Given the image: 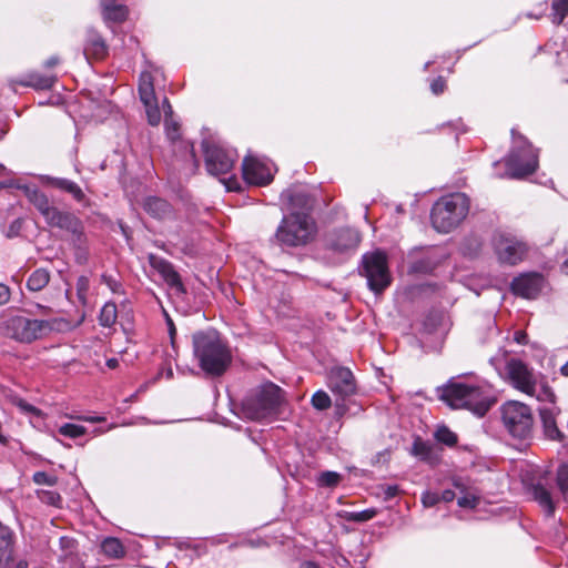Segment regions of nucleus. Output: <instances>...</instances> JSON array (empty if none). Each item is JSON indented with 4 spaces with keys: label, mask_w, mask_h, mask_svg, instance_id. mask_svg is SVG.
<instances>
[{
    "label": "nucleus",
    "mask_w": 568,
    "mask_h": 568,
    "mask_svg": "<svg viewBox=\"0 0 568 568\" xmlns=\"http://www.w3.org/2000/svg\"><path fill=\"white\" fill-rule=\"evenodd\" d=\"M57 82L55 74H41L37 71L29 72L24 78L12 80L11 85L19 84L22 87L33 88L36 90H50Z\"/></svg>",
    "instance_id": "nucleus-19"
},
{
    "label": "nucleus",
    "mask_w": 568,
    "mask_h": 568,
    "mask_svg": "<svg viewBox=\"0 0 568 568\" xmlns=\"http://www.w3.org/2000/svg\"><path fill=\"white\" fill-rule=\"evenodd\" d=\"M494 251L498 261L508 265H516L520 263L528 253V244L506 232H497L493 237Z\"/></svg>",
    "instance_id": "nucleus-10"
},
{
    "label": "nucleus",
    "mask_w": 568,
    "mask_h": 568,
    "mask_svg": "<svg viewBox=\"0 0 568 568\" xmlns=\"http://www.w3.org/2000/svg\"><path fill=\"white\" fill-rule=\"evenodd\" d=\"M316 234V223L308 214L284 215L275 232V240L282 246L298 247L308 244Z\"/></svg>",
    "instance_id": "nucleus-5"
},
{
    "label": "nucleus",
    "mask_w": 568,
    "mask_h": 568,
    "mask_svg": "<svg viewBox=\"0 0 568 568\" xmlns=\"http://www.w3.org/2000/svg\"><path fill=\"white\" fill-rule=\"evenodd\" d=\"M281 202L288 214H308L314 207L315 200L304 186L293 185L281 193Z\"/></svg>",
    "instance_id": "nucleus-13"
},
{
    "label": "nucleus",
    "mask_w": 568,
    "mask_h": 568,
    "mask_svg": "<svg viewBox=\"0 0 568 568\" xmlns=\"http://www.w3.org/2000/svg\"><path fill=\"white\" fill-rule=\"evenodd\" d=\"M118 318L116 305L113 302H108L101 308L99 315V323L103 327H111L115 324Z\"/></svg>",
    "instance_id": "nucleus-35"
},
{
    "label": "nucleus",
    "mask_w": 568,
    "mask_h": 568,
    "mask_svg": "<svg viewBox=\"0 0 568 568\" xmlns=\"http://www.w3.org/2000/svg\"><path fill=\"white\" fill-rule=\"evenodd\" d=\"M410 453L412 455L430 464H434L437 460L433 446L429 443L422 440L419 437L414 440Z\"/></svg>",
    "instance_id": "nucleus-28"
},
{
    "label": "nucleus",
    "mask_w": 568,
    "mask_h": 568,
    "mask_svg": "<svg viewBox=\"0 0 568 568\" xmlns=\"http://www.w3.org/2000/svg\"><path fill=\"white\" fill-rule=\"evenodd\" d=\"M179 130L180 128L178 122L169 120L165 121V131L168 139L174 144V146H176L178 144L183 145L185 150H187L190 159H194L195 154L193 144L181 141Z\"/></svg>",
    "instance_id": "nucleus-30"
},
{
    "label": "nucleus",
    "mask_w": 568,
    "mask_h": 568,
    "mask_svg": "<svg viewBox=\"0 0 568 568\" xmlns=\"http://www.w3.org/2000/svg\"><path fill=\"white\" fill-rule=\"evenodd\" d=\"M534 500L544 509L546 516H554L556 506L551 496L550 490L544 485L541 479L532 483L529 488Z\"/></svg>",
    "instance_id": "nucleus-22"
},
{
    "label": "nucleus",
    "mask_w": 568,
    "mask_h": 568,
    "mask_svg": "<svg viewBox=\"0 0 568 568\" xmlns=\"http://www.w3.org/2000/svg\"><path fill=\"white\" fill-rule=\"evenodd\" d=\"M36 307L43 315H49V314L52 313V308L49 307V306L41 305V304H36Z\"/></svg>",
    "instance_id": "nucleus-64"
},
{
    "label": "nucleus",
    "mask_w": 568,
    "mask_h": 568,
    "mask_svg": "<svg viewBox=\"0 0 568 568\" xmlns=\"http://www.w3.org/2000/svg\"><path fill=\"white\" fill-rule=\"evenodd\" d=\"M377 515L375 508H368L362 511H344L341 517L346 521L365 523L373 519Z\"/></svg>",
    "instance_id": "nucleus-36"
},
{
    "label": "nucleus",
    "mask_w": 568,
    "mask_h": 568,
    "mask_svg": "<svg viewBox=\"0 0 568 568\" xmlns=\"http://www.w3.org/2000/svg\"><path fill=\"white\" fill-rule=\"evenodd\" d=\"M361 242V234L352 227H342L332 231L326 237V246L338 254L354 252Z\"/></svg>",
    "instance_id": "nucleus-14"
},
{
    "label": "nucleus",
    "mask_w": 568,
    "mask_h": 568,
    "mask_svg": "<svg viewBox=\"0 0 568 568\" xmlns=\"http://www.w3.org/2000/svg\"><path fill=\"white\" fill-rule=\"evenodd\" d=\"M438 264L439 262L437 258L426 255L415 260L410 265V271L414 273L429 274L438 266Z\"/></svg>",
    "instance_id": "nucleus-33"
},
{
    "label": "nucleus",
    "mask_w": 568,
    "mask_h": 568,
    "mask_svg": "<svg viewBox=\"0 0 568 568\" xmlns=\"http://www.w3.org/2000/svg\"><path fill=\"white\" fill-rule=\"evenodd\" d=\"M60 63V59L57 55L50 57L48 60L44 61L43 67L45 69L53 68Z\"/></svg>",
    "instance_id": "nucleus-62"
},
{
    "label": "nucleus",
    "mask_w": 568,
    "mask_h": 568,
    "mask_svg": "<svg viewBox=\"0 0 568 568\" xmlns=\"http://www.w3.org/2000/svg\"><path fill=\"white\" fill-rule=\"evenodd\" d=\"M85 230H84V224L83 222L80 220L78 222V225H74L69 232H68V235H69V240L70 242L72 240H74L77 236H79L80 234L84 233Z\"/></svg>",
    "instance_id": "nucleus-58"
},
{
    "label": "nucleus",
    "mask_w": 568,
    "mask_h": 568,
    "mask_svg": "<svg viewBox=\"0 0 568 568\" xmlns=\"http://www.w3.org/2000/svg\"><path fill=\"white\" fill-rule=\"evenodd\" d=\"M311 403L317 410H325L331 407L332 400L328 394L324 390H317L313 394Z\"/></svg>",
    "instance_id": "nucleus-41"
},
{
    "label": "nucleus",
    "mask_w": 568,
    "mask_h": 568,
    "mask_svg": "<svg viewBox=\"0 0 568 568\" xmlns=\"http://www.w3.org/2000/svg\"><path fill=\"white\" fill-rule=\"evenodd\" d=\"M148 260H149V264L151 265V267L154 268L159 274L170 263L168 260H165V258H163L161 256H158L155 254H149Z\"/></svg>",
    "instance_id": "nucleus-47"
},
{
    "label": "nucleus",
    "mask_w": 568,
    "mask_h": 568,
    "mask_svg": "<svg viewBox=\"0 0 568 568\" xmlns=\"http://www.w3.org/2000/svg\"><path fill=\"white\" fill-rule=\"evenodd\" d=\"M79 221L80 219L75 214L57 207L45 223L51 227H57L68 233L74 225H78Z\"/></svg>",
    "instance_id": "nucleus-25"
},
{
    "label": "nucleus",
    "mask_w": 568,
    "mask_h": 568,
    "mask_svg": "<svg viewBox=\"0 0 568 568\" xmlns=\"http://www.w3.org/2000/svg\"><path fill=\"white\" fill-rule=\"evenodd\" d=\"M435 438L449 447L457 444V435L446 426H440L435 433Z\"/></svg>",
    "instance_id": "nucleus-40"
},
{
    "label": "nucleus",
    "mask_w": 568,
    "mask_h": 568,
    "mask_svg": "<svg viewBox=\"0 0 568 568\" xmlns=\"http://www.w3.org/2000/svg\"><path fill=\"white\" fill-rule=\"evenodd\" d=\"M59 546L61 550L59 560L65 565L64 568H78L77 565L72 564L77 555V541L71 537L62 536L59 539Z\"/></svg>",
    "instance_id": "nucleus-26"
},
{
    "label": "nucleus",
    "mask_w": 568,
    "mask_h": 568,
    "mask_svg": "<svg viewBox=\"0 0 568 568\" xmlns=\"http://www.w3.org/2000/svg\"><path fill=\"white\" fill-rule=\"evenodd\" d=\"M556 483L565 499H568V465L561 464L556 471Z\"/></svg>",
    "instance_id": "nucleus-37"
},
{
    "label": "nucleus",
    "mask_w": 568,
    "mask_h": 568,
    "mask_svg": "<svg viewBox=\"0 0 568 568\" xmlns=\"http://www.w3.org/2000/svg\"><path fill=\"white\" fill-rule=\"evenodd\" d=\"M341 479H342L341 474H338L336 471L326 470V471H322L318 475L317 484L321 487L334 488L339 484Z\"/></svg>",
    "instance_id": "nucleus-38"
},
{
    "label": "nucleus",
    "mask_w": 568,
    "mask_h": 568,
    "mask_svg": "<svg viewBox=\"0 0 568 568\" xmlns=\"http://www.w3.org/2000/svg\"><path fill=\"white\" fill-rule=\"evenodd\" d=\"M439 398L455 409H468L483 417L495 399L481 387L449 381L439 389Z\"/></svg>",
    "instance_id": "nucleus-2"
},
{
    "label": "nucleus",
    "mask_w": 568,
    "mask_h": 568,
    "mask_svg": "<svg viewBox=\"0 0 568 568\" xmlns=\"http://www.w3.org/2000/svg\"><path fill=\"white\" fill-rule=\"evenodd\" d=\"M144 211L154 219L165 220L173 215L172 205L164 199L149 196L143 202Z\"/></svg>",
    "instance_id": "nucleus-23"
},
{
    "label": "nucleus",
    "mask_w": 568,
    "mask_h": 568,
    "mask_svg": "<svg viewBox=\"0 0 568 568\" xmlns=\"http://www.w3.org/2000/svg\"><path fill=\"white\" fill-rule=\"evenodd\" d=\"M556 415L555 406H542L539 408V416L545 436L551 440H561L564 435L557 426Z\"/></svg>",
    "instance_id": "nucleus-20"
},
{
    "label": "nucleus",
    "mask_w": 568,
    "mask_h": 568,
    "mask_svg": "<svg viewBox=\"0 0 568 568\" xmlns=\"http://www.w3.org/2000/svg\"><path fill=\"white\" fill-rule=\"evenodd\" d=\"M284 403V392L274 383L263 384L252 389L242 402L243 416L251 420H262L280 414Z\"/></svg>",
    "instance_id": "nucleus-3"
},
{
    "label": "nucleus",
    "mask_w": 568,
    "mask_h": 568,
    "mask_svg": "<svg viewBox=\"0 0 568 568\" xmlns=\"http://www.w3.org/2000/svg\"><path fill=\"white\" fill-rule=\"evenodd\" d=\"M468 211L469 199L466 194L453 193L442 196L433 205L432 225L439 233H448L460 224Z\"/></svg>",
    "instance_id": "nucleus-4"
},
{
    "label": "nucleus",
    "mask_w": 568,
    "mask_h": 568,
    "mask_svg": "<svg viewBox=\"0 0 568 568\" xmlns=\"http://www.w3.org/2000/svg\"><path fill=\"white\" fill-rule=\"evenodd\" d=\"M44 181H45L47 185L71 195V197L75 202H78L80 204H84V205L88 204L89 200H88L85 193L83 192L81 186L78 183H75L74 181L65 179V178H58V176H50V175H45Z\"/></svg>",
    "instance_id": "nucleus-18"
},
{
    "label": "nucleus",
    "mask_w": 568,
    "mask_h": 568,
    "mask_svg": "<svg viewBox=\"0 0 568 568\" xmlns=\"http://www.w3.org/2000/svg\"><path fill=\"white\" fill-rule=\"evenodd\" d=\"M37 495H38V498L43 504H47L50 506L59 507L62 501L60 494H58L57 491L41 489V490L37 491Z\"/></svg>",
    "instance_id": "nucleus-43"
},
{
    "label": "nucleus",
    "mask_w": 568,
    "mask_h": 568,
    "mask_svg": "<svg viewBox=\"0 0 568 568\" xmlns=\"http://www.w3.org/2000/svg\"><path fill=\"white\" fill-rule=\"evenodd\" d=\"M203 150L205 156V166L211 175H222L229 173L237 154L234 150L224 149L223 146L214 143L203 142Z\"/></svg>",
    "instance_id": "nucleus-11"
},
{
    "label": "nucleus",
    "mask_w": 568,
    "mask_h": 568,
    "mask_svg": "<svg viewBox=\"0 0 568 568\" xmlns=\"http://www.w3.org/2000/svg\"><path fill=\"white\" fill-rule=\"evenodd\" d=\"M514 148L506 158L507 173L513 179H523L532 174L538 168V154L525 136L511 130Z\"/></svg>",
    "instance_id": "nucleus-6"
},
{
    "label": "nucleus",
    "mask_w": 568,
    "mask_h": 568,
    "mask_svg": "<svg viewBox=\"0 0 568 568\" xmlns=\"http://www.w3.org/2000/svg\"><path fill=\"white\" fill-rule=\"evenodd\" d=\"M359 274L366 277L368 288L375 294L383 293L392 283L387 256L382 251L363 255Z\"/></svg>",
    "instance_id": "nucleus-7"
},
{
    "label": "nucleus",
    "mask_w": 568,
    "mask_h": 568,
    "mask_svg": "<svg viewBox=\"0 0 568 568\" xmlns=\"http://www.w3.org/2000/svg\"><path fill=\"white\" fill-rule=\"evenodd\" d=\"M18 406L24 410V412H29V413H36L37 412V408L34 406H32L31 404L24 402V400H19L18 403Z\"/></svg>",
    "instance_id": "nucleus-63"
},
{
    "label": "nucleus",
    "mask_w": 568,
    "mask_h": 568,
    "mask_svg": "<svg viewBox=\"0 0 568 568\" xmlns=\"http://www.w3.org/2000/svg\"><path fill=\"white\" fill-rule=\"evenodd\" d=\"M106 53L108 47L103 38L95 30L89 29L83 48V54L85 58L90 59L92 57L94 59H102Z\"/></svg>",
    "instance_id": "nucleus-21"
},
{
    "label": "nucleus",
    "mask_w": 568,
    "mask_h": 568,
    "mask_svg": "<svg viewBox=\"0 0 568 568\" xmlns=\"http://www.w3.org/2000/svg\"><path fill=\"white\" fill-rule=\"evenodd\" d=\"M501 419L509 434L519 439H527L532 433L534 418L528 405L510 400L501 407Z\"/></svg>",
    "instance_id": "nucleus-9"
},
{
    "label": "nucleus",
    "mask_w": 568,
    "mask_h": 568,
    "mask_svg": "<svg viewBox=\"0 0 568 568\" xmlns=\"http://www.w3.org/2000/svg\"><path fill=\"white\" fill-rule=\"evenodd\" d=\"M74 257L78 264H85L89 258V246L74 250Z\"/></svg>",
    "instance_id": "nucleus-54"
},
{
    "label": "nucleus",
    "mask_w": 568,
    "mask_h": 568,
    "mask_svg": "<svg viewBox=\"0 0 568 568\" xmlns=\"http://www.w3.org/2000/svg\"><path fill=\"white\" fill-rule=\"evenodd\" d=\"M11 297V290L6 284L0 283V306L6 305Z\"/></svg>",
    "instance_id": "nucleus-56"
},
{
    "label": "nucleus",
    "mask_w": 568,
    "mask_h": 568,
    "mask_svg": "<svg viewBox=\"0 0 568 568\" xmlns=\"http://www.w3.org/2000/svg\"><path fill=\"white\" fill-rule=\"evenodd\" d=\"M534 396H536L538 400L555 404L556 395L548 385H541L539 390L535 392Z\"/></svg>",
    "instance_id": "nucleus-46"
},
{
    "label": "nucleus",
    "mask_w": 568,
    "mask_h": 568,
    "mask_svg": "<svg viewBox=\"0 0 568 568\" xmlns=\"http://www.w3.org/2000/svg\"><path fill=\"white\" fill-rule=\"evenodd\" d=\"M477 498L471 495L463 496L457 500L458 506L463 508H475L477 506Z\"/></svg>",
    "instance_id": "nucleus-53"
},
{
    "label": "nucleus",
    "mask_w": 568,
    "mask_h": 568,
    "mask_svg": "<svg viewBox=\"0 0 568 568\" xmlns=\"http://www.w3.org/2000/svg\"><path fill=\"white\" fill-rule=\"evenodd\" d=\"M101 8L105 21L123 22L129 13L124 4H116L115 2L101 6Z\"/></svg>",
    "instance_id": "nucleus-29"
},
{
    "label": "nucleus",
    "mask_w": 568,
    "mask_h": 568,
    "mask_svg": "<svg viewBox=\"0 0 568 568\" xmlns=\"http://www.w3.org/2000/svg\"><path fill=\"white\" fill-rule=\"evenodd\" d=\"M32 479L37 485L54 486L58 483L55 476L49 475L45 471L34 473Z\"/></svg>",
    "instance_id": "nucleus-45"
},
{
    "label": "nucleus",
    "mask_w": 568,
    "mask_h": 568,
    "mask_svg": "<svg viewBox=\"0 0 568 568\" xmlns=\"http://www.w3.org/2000/svg\"><path fill=\"white\" fill-rule=\"evenodd\" d=\"M50 281V273L45 268L36 270L27 281V287L32 292L44 288Z\"/></svg>",
    "instance_id": "nucleus-31"
},
{
    "label": "nucleus",
    "mask_w": 568,
    "mask_h": 568,
    "mask_svg": "<svg viewBox=\"0 0 568 568\" xmlns=\"http://www.w3.org/2000/svg\"><path fill=\"white\" fill-rule=\"evenodd\" d=\"M23 219L21 217H18L16 220H13L9 227H8V231H7V236L8 237H14V236H18L22 230V226H23Z\"/></svg>",
    "instance_id": "nucleus-50"
},
{
    "label": "nucleus",
    "mask_w": 568,
    "mask_h": 568,
    "mask_svg": "<svg viewBox=\"0 0 568 568\" xmlns=\"http://www.w3.org/2000/svg\"><path fill=\"white\" fill-rule=\"evenodd\" d=\"M510 384L518 390L534 396L538 384V375L519 358H509L506 363Z\"/></svg>",
    "instance_id": "nucleus-12"
},
{
    "label": "nucleus",
    "mask_w": 568,
    "mask_h": 568,
    "mask_svg": "<svg viewBox=\"0 0 568 568\" xmlns=\"http://www.w3.org/2000/svg\"><path fill=\"white\" fill-rule=\"evenodd\" d=\"M514 341L518 344L525 345L528 342V336L524 331H516L514 334Z\"/></svg>",
    "instance_id": "nucleus-60"
},
{
    "label": "nucleus",
    "mask_w": 568,
    "mask_h": 568,
    "mask_svg": "<svg viewBox=\"0 0 568 568\" xmlns=\"http://www.w3.org/2000/svg\"><path fill=\"white\" fill-rule=\"evenodd\" d=\"M544 278L540 274L530 273L515 277L511 282V292L524 298H536L542 290Z\"/></svg>",
    "instance_id": "nucleus-16"
},
{
    "label": "nucleus",
    "mask_w": 568,
    "mask_h": 568,
    "mask_svg": "<svg viewBox=\"0 0 568 568\" xmlns=\"http://www.w3.org/2000/svg\"><path fill=\"white\" fill-rule=\"evenodd\" d=\"M381 489L383 491L384 500H390L399 493V487L397 485L382 486Z\"/></svg>",
    "instance_id": "nucleus-52"
},
{
    "label": "nucleus",
    "mask_w": 568,
    "mask_h": 568,
    "mask_svg": "<svg viewBox=\"0 0 568 568\" xmlns=\"http://www.w3.org/2000/svg\"><path fill=\"white\" fill-rule=\"evenodd\" d=\"M165 320H166V325H168V331H169L171 344L174 347V338H175V335H176V328H175V325L173 323V320L168 315V313H165Z\"/></svg>",
    "instance_id": "nucleus-59"
},
{
    "label": "nucleus",
    "mask_w": 568,
    "mask_h": 568,
    "mask_svg": "<svg viewBox=\"0 0 568 568\" xmlns=\"http://www.w3.org/2000/svg\"><path fill=\"white\" fill-rule=\"evenodd\" d=\"M568 13V0H554L552 1V22L560 24Z\"/></svg>",
    "instance_id": "nucleus-39"
},
{
    "label": "nucleus",
    "mask_w": 568,
    "mask_h": 568,
    "mask_svg": "<svg viewBox=\"0 0 568 568\" xmlns=\"http://www.w3.org/2000/svg\"><path fill=\"white\" fill-rule=\"evenodd\" d=\"M146 111L148 121L151 125H158L161 120V113L156 100L150 105H144Z\"/></svg>",
    "instance_id": "nucleus-44"
},
{
    "label": "nucleus",
    "mask_w": 568,
    "mask_h": 568,
    "mask_svg": "<svg viewBox=\"0 0 568 568\" xmlns=\"http://www.w3.org/2000/svg\"><path fill=\"white\" fill-rule=\"evenodd\" d=\"M439 497H440V500H443L445 503H450L455 499V493L450 489H446L439 495Z\"/></svg>",
    "instance_id": "nucleus-61"
},
{
    "label": "nucleus",
    "mask_w": 568,
    "mask_h": 568,
    "mask_svg": "<svg viewBox=\"0 0 568 568\" xmlns=\"http://www.w3.org/2000/svg\"><path fill=\"white\" fill-rule=\"evenodd\" d=\"M139 94L140 100L144 105H150L154 100H156L151 73H141L139 80Z\"/></svg>",
    "instance_id": "nucleus-27"
},
{
    "label": "nucleus",
    "mask_w": 568,
    "mask_h": 568,
    "mask_svg": "<svg viewBox=\"0 0 568 568\" xmlns=\"http://www.w3.org/2000/svg\"><path fill=\"white\" fill-rule=\"evenodd\" d=\"M59 433L69 438H78L87 433L84 426L65 423L59 428Z\"/></svg>",
    "instance_id": "nucleus-42"
},
{
    "label": "nucleus",
    "mask_w": 568,
    "mask_h": 568,
    "mask_svg": "<svg viewBox=\"0 0 568 568\" xmlns=\"http://www.w3.org/2000/svg\"><path fill=\"white\" fill-rule=\"evenodd\" d=\"M2 540H3V548L0 549V560L2 557H6V560H9L11 558V532L9 530H6L2 532Z\"/></svg>",
    "instance_id": "nucleus-48"
},
{
    "label": "nucleus",
    "mask_w": 568,
    "mask_h": 568,
    "mask_svg": "<svg viewBox=\"0 0 568 568\" xmlns=\"http://www.w3.org/2000/svg\"><path fill=\"white\" fill-rule=\"evenodd\" d=\"M101 550L104 555L111 558H121L125 552L121 541L112 537L105 538L102 541Z\"/></svg>",
    "instance_id": "nucleus-34"
},
{
    "label": "nucleus",
    "mask_w": 568,
    "mask_h": 568,
    "mask_svg": "<svg viewBox=\"0 0 568 568\" xmlns=\"http://www.w3.org/2000/svg\"><path fill=\"white\" fill-rule=\"evenodd\" d=\"M440 501L439 494L433 491H425L422 495V503L425 507L429 508Z\"/></svg>",
    "instance_id": "nucleus-49"
},
{
    "label": "nucleus",
    "mask_w": 568,
    "mask_h": 568,
    "mask_svg": "<svg viewBox=\"0 0 568 568\" xmlns=\"http://www.w3.org/2000/svg\"><path fill=\"white\" fill-rule=\"evenodd\" d=\"M4 334L21 343H32L52 331V324L45 320H31L14 315L3 322Z\"/></svg>",
    "instance_id": "nucleus-8"
},
{
    "label": "nucleus",
    "mask_w": 568,
    "mask_h": 568,
    "mask_svg": "<svg viewBox=\"0 0 568 568\" xmlns=\"http://www.w3.org/2000/svg\"><path fill=\"white\" fill-rule=\"evenodd\" d=\"M26 195L30 203L41 213L44 221L55 211L57 206L52 205L48 196L37 187H26Z\"/></svg>",
    "instance_id": "nucleus-24"
},
{
    "label": "nucleus",
    "mask_w": 568,
    "mask_h": 568,
    "mask_svg": "<svg viewBox=\"0 0 568 568\" xmlns=\"http://www.w3.org/2000/svg\"><path fill=\"white\" fill-rule=\"evenodd\" d=\"M165 283L175 288L179 293H185V287L182 283L180 274L174 270L173 264L170 262L169 265L160 273Z\"/></svg>",
    "instance_id": "nucleus-32"
},
{
    "label": "nucleus",
    "mask_w": 568,
    "mask_h": 568,
    "mask_svg": "<svg viewBox=\"0 0 568 568\" xmlns=\"http://www.w3.org/2000/svg\"><path fill=\"white\" fill-rule=\"evenodd\" d=\"M328 387L333 394L345 399L356 393V382L352 371L347 367H335L328 376Z\"/></svg>",
    "instance_id": "nucleus-15"
},
{
    "label": "nucleus",
    "mask_w": 568,
    "mask_h": 568,
    "mask_svg": "<svg viewBox=\"0 0 568 568\" xmlns=\"http://www.w3.org/2000/svg\"><path fill=\"white\" fill-rule=\"evenodd\" d=\"M71 244L73 246V250L81 248L84 246H89V240L87 236V233H82L79 236H77L74 240L71 241Z\"/></svg>",
    "instance_id": "nucleus-57"
},
{
    "label": "nucleus",
    "mask_w": 568,
    "mask_h": 568,
    "mask_svg": "<svg viewBox=\"0 0 568 568\" xmlns=\"http://www.w3.org/2000/svg\"><path fill=\"white\" fill-rule=\"evenodd\" d=\"M192 344L194 358L207 376L220 377L231 366V349L217 331L195 332L192 335Z\"/></svg>",
    "instance_id": "nucleus-1"
},
{
    "label": "nucleus",
    "mask_w": 568,
    "mask_h": 568,
    "mask_svg": "<svg viewBox=\"0 0 568 568\" xmlns=\"http://www.w3.org/2000/svg\"><path fill=\"white\" fill-rule=\"evenodd\" d=\"M446 81L443 77L435 78L430 83V90L434 94L438 95L445 91Z\"/></svg>",
    "instance_id": "nucleus-51"
},
{
    "label": "nucleus",
    "mask_w": 568,
    "mask_h": 568,
    "mask_svg": "<svg viewBox=\"0 0 568 568\" xmlns=\"http://www.w3.org/2000/svg\"><path fill=\"white\" fill-rule=\"evenodd\" d=\"M102 282H103L105 285H108V287H109L112 292H114V293L119 292V291H120V288H121V284H120V282H118L116 280H114V278H113L112 276H110V275L103 274V275H102Z\"/></svg>",
    "instance_id": "nucleus-55"
},
{
    "label": "nucleus",
    "mask_w": 568,
    "mask_h": 568,
    "mask_svg": "<svg viewBox=\"0 0 568 568\" xmlns=\"http://www.w3.org/2000/svg\"><path fill=\"white\" fill-rule=\"evenodd\" d=\"M243 176L248 183L264 185L272 181L270 169L253 156H245L242 163Z\"/></svg>",
    "instance_id": "nucleus-17"
}]
</instances>
